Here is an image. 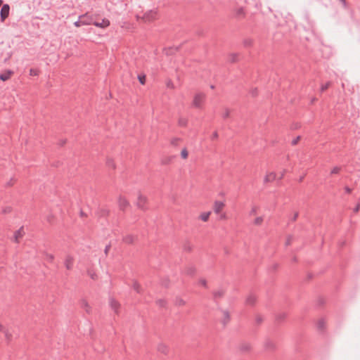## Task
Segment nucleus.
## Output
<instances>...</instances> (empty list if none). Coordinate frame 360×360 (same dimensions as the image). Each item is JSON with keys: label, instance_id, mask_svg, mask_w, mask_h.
<instances>
[{"label": "nucleus", "instance_id": "nucleus-31", "mask_svg": "<svg viewBox=\"0 0 360 360\" xmlns=\"http://www.w3.org/2000/svg\"><path fill=\"white\" fill-rule=\"evenodd\" d=\"M340 170H341V167H338V166L334 167L332 169V170H331V172H330V174H338V173H339V172H340Z\"/></svg>", "mask_w": 360, "mask_h": 360}, {"label": "nucleus", "instance_id": "nucleus-50", "mask_svg": "<svg viewBox=\"0 0 360 360\" xmlns=\"http://www.w3.org/2000/svg\"><path fill=\"white\" fill-rule=\"evenodd\" d=\"M359 209H360V205H359V204H358V205H357L354 208L353 212H355V213H356V212H359Z\"/></svg>", "mask_w": 360, "mask_h": 360}, {"label": "nucleus", "instance_id": "nucleus-37", "mask_svg": "<svg viewBox=\"0 0 360 360\" xmlns=\"http://www.w3.org/2000/svg\"><path fill=\"white\" fill-rule=\"evenodd\" d=\"M330 82H328L326 84L322 85L321 86V91L323 92L324 91H326L330 86Z\"/></svg>", "mask_w": 360, "mask_h": 360}, {"label": "nucleus", "instance_id": "nucleus-48", "mask_svg": "<svg viewBox=\"0 0 360 360\" xmlns=\"http://www.w3.org/2000/svg\"><path fill=\"white\" fill-rule=\"evenodd\" d=\"M298 217V212H295L293 217L290 219L291 221H295Z\"/></svg>", "mask_w": 360, "mask_h": 360}, {"label": "nucleus", "instance_id": "nucleus-42", "mask_svg": "<svg viewBox=\"0 0 360 360\" xmlns=\"http://www.w3.org/2000/svg\"><path fill=\"white\" fill-rule=\"evenodd\" d=\"M38 75V70L35 69H30V75L31 76H36Z\"/></svg>", "mask_w": 360, "mask_h": 360}, {"label": "nucleus", "instance_id": "nucleus-54", "mask_svg": "<svg viewBox=\"0 0 360 360\" xmlns=\"http://www.w3.org/2000/svg\"><path fill=\"white\" fill-rule=\"evenodd\" d=\"M218 138V134L217 131H214L212 136V139H215Z\"/></svg>", "mask_w": 360, "mask_h": 360}, {"label": "nucleus", "instance_id": "nucleus-38", "mask_svg": "<svg viewBox=\"0 0 360 360\" xmlns=\"http://www.w3.org/2000/svg\"><path fill=\"white\" fill-rule=\"evenodd\" d=\"M54 256L51 254H46V259L50 262H52L53 261Z\"/></svg>", "mask_w": 360, "mask_h": 360}, {"label": "nucleus", "instance_id": "nucleus-53", "mask_svg": "<svg viewBox=\"0 0 360 360\" xmlns=\"http://www.w3.org/2000/svg\"><path fill=\"white\" fill-rule=\"evenodd\" d=\"M251 94L252 96H255L257 94V89H255L251 91Z\"/></svg>", "mask_w": 360, "mask_h": 360}, {"label": "nucleus", "instance_id": "nucleus-51", "mask_svg": "<svg viewBox=\"0 0 360 360\" xmlns=\"http://www.w3.org/2000/svg\"><path fill=\"white\" fill-rule=\"evenodd\" d=\"M200 283L201 285H202L203 286L206 287L207 286V282L205 279H201L200 281Z\"/></svg>", "mask_w": 360, "mask_h": 360}, {"label": "nucleus", "instance_id": "nucleus-14", "mask_svg": "<svg viewBox=\"0 0 360 360\" xmlns=\"http://www.w3.org/2000/svg\"><path fill=\"white\" fill-rule=\"evenodd\" d=\"M276 174L274 172H270L264 177V183L271 182L276 179Z\"/></svg>", "mask_w": 360, "mask_h": 360}, {"label": "nucleus", "instance_id": "nucleus-19", "mask_svg": "<svg viewBox=\"0 0 360 360\" xmlns=\"http://www.w3.org/2000/svg\"><path fill=\"white\" fill-rule=\"evenodd\" d=\"M135 237L132 235H127L123 238V241L127 244H131L134 241Z\"/></svg>", "mask_w": 360, "mask_h": 360}, {"label": "nucleus", "instance_id": "nucleus-36", "mask_svg": "<svg viewBox=\"0 0 360 360\" xmlns=\"http://www.w3.org/2000/svg\"><path fill=\"white\" fill-rule=\"evenodd\" d=\"M262 221H263V218L262 217H259L255 219L254 224L256 225H260Z\"/></svg>", "mask_w": 360, "mask_h": 360}, {"label": "nucleus", "instance_id": "nucleus-23", "mask_svg": "<svg viewBox=\"0 0 360 360\" xmlns=\"http://www.w3.org/2000/svg\"><path fill=\"white\" fill-rule=\"evenodd\" d=\"M238 55L237 53H231L229 56V61L231 63H235L238 60Z\"/></svg>", "mask_w": 360, "mask_h": 360}, {"label": "nucleus", "instance_id": "nucleus-4", "mask_svg": "<svg viewBox=\"0 0 360 360\" xmlns=\"http://www.w3.org/2000/svg\"><path fill=\"white\" fill-rule=\"evenodd\" d=\"M79 18H82V24L84 25H94V21L93 17L88 15L87 13L80 15Z\"/></svg>", "mask_w": 360, "mask_h": 360}, {"label": "nucleus", "instance_id": "nucleus-62", "mask_svg": "<svg viewBox=\"0 0 360 360\" xmlns=\"http://www.w3.org/2000/svg\"><path fill=\"white\" fill-rule=\"evenodd\" d=\"M4 212H10V208H6L4 210Z\"/></svg>", "mask_w": 360, "mask_h": 360}, {"label": "nucleus", "instance_id": "nucleus-22", "mask_svg": "<svg viewBox=\"0 0 360 360\" xmlns=\"http://www.w3.org/2000/svg\"><path fill=\"white\" fill-rule=\"evenodd\" d=\"M210 212H203L200 214V218L203 221H207L209 219V217L210 215Z\"/></svg>", "mask_w": 360, "mask_h": 360}, {"label": "nucleus", "instance_id": "nucleus-40", "mask_svg": "<svg viewBox=\"0 0 360 360\" xmlns=\"http://www.w3.org/2000/svg\"><path fill=\"white\" fill-rule=\"evenodd\" d=\"M286 317V314L285 313H281L279 314L278 316H277V319L278 321H281L283 319H284Z\"/></svg>", "mask_w": 360, "mask_h": 360}, {"label": "nucleus", "instance_id": "nucleus-7", "mask_svg": "<svg viewBox=\"0 0 360 360\" xmlns=\"http://www.w3.org/2000/svg\"><path fill=\"white\" fill-rule=\"evenodd\" d=\"M73 262H74L73 257L70 255H67L66 258L65 259V262H64V264L68 270H70L72 269Z\"/></svg>", "mask_w": 360, "mask_h": 360}, {"label": "nucleus", "instance_id": "nucleus-60", "mask_svg": "<svg viewBox=\"0 0 360 360\" xmlns=\"http://www.w3.org/2000/svg\"><path fill=\"white\" fill-rule=\"evenodd\" d=\"M285 172L283 171V172L282 174H281V176H280L279 179H281L283 177Z\"/></svg>", "mask_w": 360, "mask_h": 360}, {"label": "nucleus", "instance_id": "nucleus-35", "mask_svg": "<svg viewBox=\"0 0 360 360\" xmlns=\"http://www.w3.org/2000/svg\"><path fill=\"white\" fill-rule=\"evenodd\" d=\"M188 151L186 148H184L181 152V156L182 158L186 159L188 157Z\"/></svg>", "mask_w": 360, "mask_h": 360}, {"label": "nucleus", "instance_id": "nucleus-32", "mask_svg": "<svg viewBox=\"0 0 360 360\" xmlns=\"http://www.w3.org/2000/svg\"><path fill=\"white\" fill-rule=\"evenodd\" d=\"M133 288L138 293L141 292V286L137 282H134Z\"/></svg>", "mask_w": 360, "mask_h": 360}, {"label": "nucleus", "instance_id": "nucleus-41", "mask_svg": "<svg viewBox=\"0 0 360 360\" xmlns=\"http://www.w3.org/2000/svg\"><path fill=\"white\" fill-rule=\"evenodd\" d=\"M179 141H180L179 138H174L171 141V144L173 146H177Z\"/></svg>", "mask_w": 360, "mask_h": 360}, {"label": "nucleus", "instance_id": "nucleus-55", "mask_svg": "<svg viewBox=\"0 0 360 360\" xmlns=\"http://www.w3.org/2000/svg\"><path fill=\"white\" fill-rule=\"evenodd\" d=\"M345 191L347 193H350L352 192V189L348 186H346L345 188Z\"/></svg>", "mask_w": 360, "mask_h": 360}, {"label": "nucleus", "instance_id": "nucleus-11", "mask_svg": "<svg viewBox=\"0 0 360 360\" xmlns=\"http://www.w3.org/2000/svg\"><path fill=\"white\" fill-rule=\"evenodd\" d=\"M239 349L241 352H248L251 349V345L248 342H243L240 345Z\"/></svg>", "mask_w": 360, "mask_h": 360}, {"label": "nucleus", "instance_id": "nucleus-21", "mask_svg": "<svg viewBox=\"0 0 360 360\" xmlns=\"http://www.w3.org/2000/svg\"><path fill=\"white\" fill-rule=\"evenodd\" d=\"M158 349L160 352L163 354H167L168 352V347L164 344L159 345L158 347Z\"/></svg>", "mask_w": 360, "mask_h": 360}, {"label": "nucleus", "instance_id": "nucleus-57", "mask_svg": "<svg viewBox=\"0 0 360 360\" xmlns=\"http://www.w3.org/2000/svg\"><path fill=\"white\" fill-rule=\"evenodd\" d=\"M256 213V208L253 207L250 211V214H255Z\"/></svg>", "mask_w": 360, "mask_h": 360}, {"label": "nucleus", "instance_id": "nucleus-39", "mask_svg": "<svg viewBox=\"0 0 360 360\" xmlns=\"http://www.w3.org/2000/svg\"><path fill=\"white\" fill-rule=\"evenodd\" d=\"M106 163H107V165H108L109 167H112V168H113V169L115 167V164H114V162H113V160H112L108 159V160H107V162H106Z\"/></svg>", "mask_w": 360, "mask_h": 360}, {"label": "nucleus", "instance_id": "nucleus-44", "mask_svg": "<svg viewBox=\"0 0 360 360\" xmlns=\"http://www.w3.org/2000/svg\"><path fill=\"white\" fill-rule=\"evenodd\" d=\"M82 18H79V20H78L77 21H76V22H74V25H75V27H80V26L83 25L82 24Z\"/></svg>", "mask_w": 360, "mask_h": 360}, {"label": "nucleus", "instance_id": "nucleus-61", "mask_svg": "<svg viewBox=\"0 0 360 360\" xmlns=\"http://www.w3.org/2000/svg\"><path fill=\"white\" fill-rule=\"evenodd\" d=\"M344 6H346V1L345 0H340Z\"/></svg>", "mask_w": 360, "mask_h": 360}, {"label": "nucleus", "instance_id": "nucleus-18", "mask_svg": "<svg viewBox=\"0 0 360 360\" xmlns=\"http://www.w3.org/2000/svg\"><path fill=\"white\" fill-rule=\"evenodd\" d=\"M195 268L193 266H188L185 269L184 272L188 276H193L195 273Z\"/></svg>", "mask_w": 360, "mask_h": 360}, {"label": "nucleus", "instance_id": "nucleus-10", "mask_svg": "<svg viewBox=\"0 0 360 360\" xmlns=\"http://www.w3.org/2000/svg\"><path fill=\"white\" fill-rule=\"evenodd\" d=\"M94 25L98 27L105 28L110 25V21L108 19L104 18L102 20L101 22L94 21Z\"/></svg>", "mask_w": 360, "mask_h": 360}, {"label": "nucleus", "instance_id": "nucleus-64", "mask_svg": "<svg viewBox=\"0 0 360 360\" xmlns=\"http://www.w3.org/2000/svg\"><path fill=\"white\" fill-rule=\"evenodd\" d=\"M224 218H225V214H223L221 215V219H224Z\"/></svg>", "mask_w": 360, "mask_h": 360}, {"label": "nucleus", "instance_id": "nucleus-34", "mask_svg": "<svg viewBox=\"0 0 360 360\" xmlns=\"http://www.w3.org/2000/svg\"><path fill=\"white\" fill-rule=\"evenodd\" d=\"M244 46L246 47L250 46L252 44V41L250 39H246L243 41Z\"/></svg>", "mask_w": 360, "mask_h": 360}, {"label": "nucleus", "instance_id": "nucleus-27", "mask_svg": "<svg viewBox=\"0 0 360 360\" xmlns=\"http://www.w3.org/2000/svg\"><path fill=\"white\" fill-rule=\"evenodd\" d=\"M185 301L182 300L181 297H176L175 300V304L179 306H182L185 304Z\"/></svg>", "mask_w": 360, "mask_h": 360}, {"label": "nucleus", "instance_id": "nucleus-43", "mask_svg": "<svg viewBox=\"0 0 360 360\" xmlns=\"http://www.w3.org/2000/svg\"><path fill=\"white\" fill-rule=\"evenodd\" d=\"M229 115H230L229 110V109H226L225 112L222 115V117H223L224 119H226V118L229 117Z\"/></svg>", "mask_w": 360, "mask_h": 360}, {"label": "nucleus", "instance_id": "nucleus-9", "mask_svg": "<svg viewBox=\"0 0 360 360\" xmlns=\"http://www.w3.org/2000/svg\"><path fill=\"white\" fill-rule=\"evenodd\" d=\"M110 306L112 310H114L115 313L118 314V309L120 307V304L118 302H117L114 298H110Z\"/></svg>", "mask_w": 360, "mask_h": 360}, {"label": "nucleus", "instance_id": "nucleus-5", "mask_svg": "<svg viewBox=\"0 0 360 360\" xmlns=\"http://www.w3.org/2000/svg\"><path fill=\"white\" fill-rule=\"evenodd\" d=\"M119 207L122 210H124L129 205V201L124 197L120 196L118 199Z\"/></svg>", "mask_w": 360, "mask_h": 360}, {"label": "nucleus", "instance_id": "nucleus-29", "mask_svg": "<svg viewBox=\"0 0 360 360\" xmlns=\"http://www.w3.org/2000/svg\"><path fill=\"white\" fill-rule=\"evenodd\" d=\"M157 304L160 307H165L166 306V301L163 299H160L157 301Z\"/></svg>", "mask_w": 360, "mask_h": 360}, {"label": "nucleus", "instance_id": "nucleus-24", "mask_svg": "<svg viewBox=\"0 0 360 360\" xmlns=\"http://www.w3.org/2000/svg\"><path fill=\"white\" fill-rule=\"evenodd\" d=\"M325 325H326V322L324 321L323 319H321L320 320H319L318 323H317V328L319 330H323V328H325Z\"/></svg>", "mask_w": 360, "mask_h": 360}, {"label": "nucleus", "instance_id": "nucleus-17", "mask_svg": "<svg viewBox=\"0 0 360 360\" xmlns=\"http://www.w3.org/2000/svg\"><path fill=\"white\" fill-rule=\"evenodd\" d=\"M256 302V297L253 294H250L246 299V304L249 305H253Z\"/></svg>", "mask_w": 360, "mask_h": 360}, {"label": "nucleus", "instance_id": "nucleus-63", "mask_svg": "<svg viewBox=\"0 0 360 360\" xmlns=\"http://www.w3.org/2000/svg\"><path fill=\"white\" fill-rule=\"evenodd\" d=\"M304 179V176H301L300 179H299V181L301 182Z\"/></svg>", "mask_w": 360, "mask_h": 360}, {"label": "nucleus", "instance_id": "nucleus-47", "mask_svg": "<svg viewBox=\"0 0 360 360\" xmlns=\"http://www.w3.org/2000/svg\"><path fill=\"white\" fill-rule=\"evenodd\" d=\"M88 274H89V276L94 280H95L97 277V276L95 273H93L90 271H88Z\"/></svg>", "mask_w": 360, "mask_h": 360}, {"label": "nucleus", "instance_id": "nucleus-15", "mask_svg": "<svg viewBox=\"0 0 360 360\" xmlns=\"http://www.w3.org/2000/svg\"><path fill=\"white\" fill-rule=\"evenodd\" d=\"M264 348L266 350H273L275 349V344L271 340H266L264 342Z\"/></svg>", "mask_w": 360, "mask_h": 360}, {"label": "nucleus", "instance_id": "nucleus-58", "mask_svg": "<svg viewBox=\"0 0 360 360\" xmlns=\"http://www.w3.org/2000/svg\"><path fill=\"white\" fill-rule=\"evenodd\" d=\"M243 13V9L241 8L238 10V14L240 15Z\"/></svg>", "mask_w": 360, "mask_h": 360}, {"label": "nucleus", "instance_id": "nucleus-59", "mask_svg": "<svg viewBox=\"0 0 360 360\" xmlns=\"http://www.w3.org/2000/svg\"><path fill=\"white\" fill-rule=\"evenodd\" d=\"M4 327L0 323V331L4 332Z\"/></svg>", "mask_w": 360, "mask_h": 360}, {"label": "nucleus", "instance_id": "nucleus-33", "mask_svg": "<svg viewBox=\"0 0 360 360\" xmlns=\"http://www.w3.org/2000/svg\"><path fill=\"white\" fill-rule=\"evenodd\" d=\"M184 250L189 252L192 250V245L189 243H186L184 245Z\"/></svg>", "mask_w": 360, "mask_h": 360}, {"label": "nucleus", "instance_id": "nucleus-1", "mask_svg": "<svg viewBox=\"0 0 360 360\" xmlns=\"http://www.w3.org/2000/svg\"><path fill=\"white\" fill-rule=\"evenodd\" d=\"M205 100V94L203 93H197L193 98L192 105L196 108H201L202 103Z\"/></svg>", "mask_w": 360, "mask_h": 360}, {"label": "nucleus", "instance_id": "nucleus-26", "mask_svg": "<svg viewBox=\"0 0 360 360\" xmlns=\"http://www.w3.org/2000/svg\"><path fill=\"white\" fill-rule=\"evenodd\" d=\"M155 15V13H154L153 11H150L148 13H146L145 15V18L146 20H151L152 18H154Z\"/></svg>", "mask_w": 360, "mask_h": 360}, {"label": "nucleus", "instance_id": "nucleus-13", "mask_svg": "<svg viewBox=\"0 0 360 360\" xmlns=\"http://www.w3.org/2000/svg\"><path fill=\"white\" fill-rule=\"evenodd\" d=\"M80 306L86 311L87 314L91 312V307L86 300L83 299L80 301Z\"/></svg>", "mask_w": 360, "mask_h": 360}, {"label": "nucleus", "instance_id": "nucleus-16", "mask_svg": "<svg viewBox=\"0 0 360 360\" xmlns=\"http://www.w3.org/2000/svg\"><path fill=\"white\" fill-rule=\"evenodd\" d=\"M224 295V291L222 289H219L213 292V297L215 300L220 299Z\"/></svg>", "mask_w": 360, "mask_h": 360}, {"label": "nucleus", "instance_id": "nucleus-45", "mask_svg": "<svg viewBox=\"0 0 360 360\" xmlns=\"http://www.w3.org/2000/svg\"><path fill=\"white\" fill-rule=\"evenodd\" d=\"M300 136H297L295 139H293V140L292 141V143H292V146H295V145L298 143V141H300Z\"/></svg>", "mask_w": 360, "mask_h": 360}, {"label": "nucleus", "instance_id": "nucleus-56", "mask_svg": "<svg viewBox=\"0 0 360 360\" xmlns=\"http://www.w3.org/2000/svg\"><path fill=\"white\" fill-rule=\"evenodd\" d=\"M110 245H106V246H105V255H107V254H108V251H109V250H110Z\"/></svg>", "mask_w": 360, "mask_h": 360}, {"label": "nucleus", "instance_id": "nucleus-28", "mask_svg": "<svg viewBox=\"0 0 360 360\" xmlns=\"http://www.w3.org/2000/svg\"><path fill=\"white\" fill-rule=\"evenodd\" d=\"M3 333L5 335L6 340L8 342H10L11 340V338H12V335L7 330H5Z\"/></svg>", "mask_w": 360, "mask_h": 360}, {"label": "nucleus", "instance_id": "nucleus-30", "mask_svg": "<svg viewBox=\"0 0 360 360\" xmlns=\"http://www.w3.org/2000/svg\"><path fill=\"white\" fill-rule=\"evenodd\" d=\"M139 81L141 84H144L146 82V75H139L138 76Z\"/></svg>", "mask_w": 360, "mask_h": 360}, {"label": "nucleus", "instance_id": "nucleus-8", "mask_svg": "<svg viewBox=\"0 0 360 360\" xmlns=\"http://www.w3.org/2000/svg\"><path fill=\"white\" fill-rule=\"evenodd\" d=\"M25 234L23 227H20L18 231L14 233L13 241L19 243V239L21 238Z\"/></svg>", "mask_w": 360, "mask_h": 360}, {"label": "nucleus", "instance_id": "nucleus-20", "mask_svg": "<svg viewBox=\"0 0 360 360\" xmlns=\"http://www.w3.org/2000/svg\"><path fill=\"white\" fill-rule=\"evenodd\" d=\"M223 314H224V319L222 320V323H223L224 326H226V323L230 320V315L227 311H223Z\"/></svg>", "mask_w": 360, "mask_h": 360}, {"label": "nucleus", "instance_id": "nucleus-6", "mask_svg": "<svg viewBox=\"0 0 360 360\" xmlns=\"http://www.w3.org/2000/svg\"><path fill=\"white\" fill-rule=\"evenodd\" d=\"M225 205L223 202L216 200L214 203L213 210L214 212L217 214H219L221 210L224 209Z\"/></svg>", "mask_w": 360, "mask_h": 360}, {"label": "nucleus", "instance_id": "nucleus-12", "mask_svg": "<svg viewBox=\"0 0 360 360\" xmlns=\"http://www.w3.org/2000/svg\"><path fill=\"white\" fill-rule=\"evenodd\" d=\"M13 74L12 70H8L6 72L0 74V79L2 81H7Z\"/></svg>", "mask_w": 360, "mask_h": 360}, {"label": "nucleus", "instance_id": "nucleus-2", "mask_svg": "<svg viewBox=\"0 0 360 360\" xmlns=\"http://www.w3.org/2000/svg\"><path fill=\"white\" fill-rule=\"evenodd\" d=\"M146 203H147V198L141 193L138 195V199L136 202V206L138 208L145 210H146Z\"/></svg>", "mask_w": 360, "mask_h": 360}, {"label": "nucleus", "instance_id": "nucleus-49", "mask_svg": "<svg viewBox=\"0 0 360 360\" xmlns=\"http://www.w3.org/2000/svg\"><path fill=\"white\" fill-rule=\"evenodd\" d=\"M292 240V236H289L288 238L286 240L285 245H289L291 243Z\"/></svg>", "mask_w": 360, "mask_h": 360}, {"label": "nucleus", "instance_id": "nucleus-46", "mask_svg": "<svg viewBox=\"0 0 360 360\" xmlns=\"http://www.w3.org/2000/svg\"><path fill=\"white\" fill-rule=\"evenodd\" d=\"M171 158H166L162 160V163L164 165H167L170 162Z\"/></svg>", "mask_w": 360, "mask_h": 360}, {"label": "nucleus", "instance_id": "nucleus-3", "mask_svg": "<svg viewBox=\"0 0 360 360\" xmlns=\"http://www.w3.org/2000/svg\"><path fill=\"white\" fill-rule=\"evenodd\" d=\"M10 11V6L8 4H4L1 8L0 16L1 20L4 22L8 18Z\"/></svg>", "mask_w": 360, "mask_h": 360}, {"label": "nucleus", "instance_id": "nucleus-25", "mask_svg": "<svg viewBox=\"0 0 360 360\" xmlns=\"http://www.w3.org/2000/svg\"><path fill=\"white\" fill-rule=\"evenodd\" d=\"M179 125L181 127H186L188 123V120L186 118L181 117L179 119Z\"/></svg>", "mask_w": 360, "mask_h": 360}, {"label": "nucleus", "instance_id": "nucleus-52", "mask_svg": "<svg viewBox=\"0 0 360 360\" xmlns=\"http://www.w3.org/2000/svg\"><path fill=\"white\" fill-rule=\"evenodd\" d=\"M262 318L259 316H257L256 321L257 323H260L262 321Z\"/></svg>", "mask_w": 360, "mask_h": 360}]
</instances>
